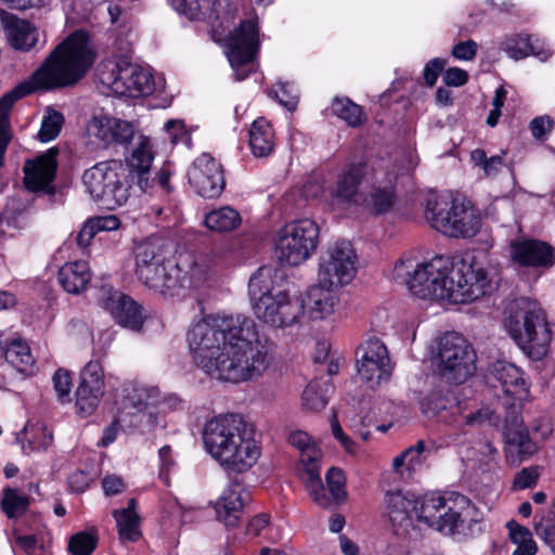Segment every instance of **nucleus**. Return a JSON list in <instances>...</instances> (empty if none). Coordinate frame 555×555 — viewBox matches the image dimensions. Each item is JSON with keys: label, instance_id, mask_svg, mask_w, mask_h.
Here are the masks:
<instances>
[{"label": "nucleus", "instance_id": "obj_60", "mask_svg": "<svg viewBox=\"0 0 555 555\" xmlns=\"http://www.w3.org/2000/svg\"><path fill=\"white\" fill-rule=\"evenodd\" d=\"M115 127V144H127L134 135V127L131 122L117 119Z\"/></svg>", "mask_w": 555, "mask_h": 555}, {"label": "nucleus", "instance_id": "obj_48", "mask_svg": "<svg viewBox=\"0 0 555 555\" xmlns=\"http://www.w3.org/2000/svg\"><path fill=\"white\" fill-rule=\"evenodd\" d=\"M169 177L170 176H132V179L137 178L135 183L142 192L153 195L170 192Z\"/></svg>", "mask_w": 555, "mask_h": 555}, {"label": "nucleus", "instance_id": "obj_2", "mask_svg": "<svg viewBox=\"0 0 555 555\" xmlns=\"http://www.w3.org/2000/svg\"><path fill=\"white\" fill-rule=\"evenodd\" d=\"M395 279L406 284L420 298L468 304L493 291V276L488 266L475 256L453 261L448 256H436L415 266L412 260H399Z\"/></svg>", "mask_w": 555, "mask_h": 555}, {"label": "nucleus", "instance_id": "obj_28", "mask_svg": "<svg viewBox=\"0 0 555 555\" xmlns=\"http://www.w3.org/2000/svg\"><path fill=\"white\" fill-rule=\"evenodd\" d=\"M91 280L89 264L86 261L65 263L59 271V282L70 294H79L87 288Z\"/></svg>", "mask_w": 555, "mask_h": 555}, {"label": "nucleus", "instance_id": "obj_21", "mask_svg": "<svg viewBox=\"0 0 555 555\" xmlns=\"http://www.w3.org/2000/svg\"><path fill=\"white\" fill-rule=\"evenodd\" d=\"M509 256L515 264L533 269L548 268L555 261L553 247L546 242L534 238L512 240Z\"/></svg>", "mask_w": 555, "mask_h": 555}, {"label": "nucleus", "instance_id": "obj_51", "mask_svg": "<svg viewBox=\"0 0 555 555\" xmlns=\"http://www.w3.org/2000/svg\"><path fill=\"white\" fill-rule=\"evenodd\" d=\"M98 539L87 532L74 534L68 542V550L73 555H90L96 547Z\"/></svg>", "mask_w": 555, "mask_h": 555}, {"label": "nucleus", "instance_id": "obj_40", "mask_svg": "<svg viewBox=\"0 0 555 555\" xmlns=\"http://www.w3.org/2000/svg\"><path fill=\"white\" fill-rule=\"evenodd\" d=\"M189 183L204 198L219 197L225 185L223 176H190Z\"/></svg>", "mask_w": 555, "mask_h": 555}, {"label": "nucleus", "instance_id": "obj_53", "mask_svg": "<svg viewBox=\"0 0 555 555\" xmlns=\"http://www.w3.org/2000/svg\"><path fill=\"white\" fill-rule=\"evenodd\" d=\"M55 176H24V186L33 193L53 194L55 185L53 179Z\"/></svg>", "mask_w": 555, "mask_h": 555}, {"label": "nucleus", "instance_id": "obj_3", "mask_svg": "<svg viewBox=\"0 0 555 555\" xmlns=\"http://www.w3.org/2000/svg\"><path fill=\"white\" fill-rule=\"evenodd\" d=\"M95 60L89 36L77 30L57 44L42 65L33 74L30 82L25 81L0 99V168L12 140L9 113L14 103L36 90H54L76 85L89 70Z\"/></svg>", "mask_w": 555, "mask_h": 555}, {"label": "nucleus", "instance_id": "obj_30", "mask_svg": "<svg viewBox=\"0 0 555 555\" xmlns=\"http://www.w3.org/2000/svg\"><path fill=\"white\" fill-rule=\"evenodd\" d=\"M20 435L24 436L22 450L25 454L46 452L53 443L52 431L41 423H27Z\"/></svg>", "mask_w": 555, "mask_h": 555}, {"label": "nucleus", "instance_id": "obj_46", "mask_svg": "<svg viewBox=\"0 0 555 555\" xmlns=\"http://www.w3.org/2000/svg\"><path fill=\"white\" fill-rule=\"evenodd\" d=\"M154 155L151 151L147 140H142L140 145L133 150L131 156L127 159L128 166L137 170V173H147Z\"/></svg>", "mask_w": 555, "mask_h": 555}, {"label": "nucleus", "instance_id": "obj_5", "mask_svg": "<svg viewBox=\"0 0 555 555\" xmlns=\"http://www.w3.org/2000/svg\"><path fill=\"white\" fill-rule=\"evenodd\" d=\"M426 222L453 238H473L481 229V215L473 201L457 191L429 190L422 203Z\"/></svg>", "mask_w": 555, "mask_h": 555}, {"label": "nucleus", "instance_id": "obj_34", "mask_svg": "<svg viewBox=\"0 0 555 555\" xmlns=\"http://www.w3.org/2000/svg\"><path fill=\"white\" fill-rule=\"evenodd\" d=\"M237 13V7L231 0H209L208 8L203 12V18H208L212 26L225 28L230 26Z\"/></svg>", "mask_w": 555, "mask_h": 555}, {"label": "nucleus", "instance_id": "obj_11", "mask_svg": "<svg viewBox=\"0 0 555 555\" xmlns=\"http://www.w3.org/2000/svg\"><path fill=\"white\" fill-rule=\"evenodd\" d=\"M99 81L117 95L137 98L154 91L152 75L139 65L121 61L103 65Z\"/></svg>", "mask_w": 555, "mask_h": 555}, {"label": "nucleus", "instance_id": "obj_8", "mask_svg": "<svg viewBox=\"0 0 555 555\" xmlns=\"http://www.w3.org/2000/svg\"><path fill=\"white\" fill-rule=\"evenodd\" d=\"M511 337L533 360H541L548 351L552 333L540 305L529 298L515 300L506 320Z\"/></svg>", "mask_w": 555, "mask_h": 555}, {"label": "nucleus", "instance_id": "obj_52", "mask_svg": "<svg viewBox=\"0 0 555 555\" xmlns=\"http://www.w3.org/2000/svg\"><path fill=\"white\" fill-rule=\"evenodd\" d=\"M326 482L328 490L335 501L340 503L346 498L345 482L346 478L340 468L332 467L326 473Z\"/></svg>", "mask_w": 555, "mask_h": 555}, {"label": "nucleus", "instance_id": "obj_25", "mask_svg": "<svg viewBox=\"0 0 555 555\" xmlns=\"http://www.w3.org/2000/svg\"><path fill=\"white\" fill-rule=\"evenodd\" d=\"M386 505L389 520L395 528L403 531L414 528L416 505H418V500L414 495L403 494L400 491L388 493Z\"/></svg>", "mask_w": 555, "mask_h": 555}, {"label": "nucleus", "instance_id": "obj_26", "mask_svg": "<svg viewBox=\"0 0 555 555\" xmlns=\"http://www.w3.org/2000/svg\"><path fill=\"white\" fill-rule=\"evenodd\" d=\"M0 358H4L9 365L23 375L35 372V359L29 346L22 339L8 341L0 335Z\"/></svg>", "mask_w": 555, "mask_h": 555}, {"label": "nucleus", "instance_id": "obj_59", "mask_svg": "<svg viewBox=\"0 0 555 555\" xmlns=\"http://www.w3.org/2000/svg\"><path fill=\"white\" fill-rule=\"evenodd\" d=\"M194 169L202 173L222 172L221 165L208 153H203L193 163Z\"/></svg>", "mask_w": 555, "mask_h": 555}, {"label": "nucleus", "instance_id": "obj_23", "mask_svg": "<svg viewBox=\"0 0 555 555\" xmlns=\"http://www.w3.org/2000/svg\"><path fill=\"white\" fill-rule=\"evenodd\" d=\"M249 492L238 482L231 483L216 503L218 519L225 527L237 526L243 506L249 501Z\"/></svg>", "mask_w": 555, "mask_h": 555}, {"label": "nucleus", "instance_id": "obj_6", "mask_svg": "<svg viewBox=\"0 0 555 555\" xmlns=\"http://www.w3.org/2000/svg\"><path fill=\"white\" fill-rule=\"evenodd\" d=\"M135 275L149 288L165 298L183 296L196 286L178 263L166 258L165 244L159 238H149L134 248Z\"/></svg>", "mask_w": 555, "mask_h": 555}, {"label": "nucleus", "instance_id": "obj_18", "mask_svg": "<svg viewBox=\"0 0 555 555\" xmlns=\"http://www.w3.org/2000/svg\"><path fill=\"white\" fill-rule=\"evenodd\" d=\"M99 300L120 326L134 332H140L143 327L142 307L128 295L104 285L100 289Z\"/></svg>", "mask_w": 555, "mask_h": 555}, {"label": "nucleus", "instance_id": "obj_63", "mask_svg": "<svg viewBox=\"0 0 555 555\" xmlns=\"http://www.w3.org/2000/svg\"><path fill=\"white\" fill-rule=\"evenodd\" d=\"M467 80V72L459 67H451L443 74V81L447 86L461 87L464 86Z\"/></svg>", "mask_w": 555, "mask_h": 555}, {"label": "nucleus", "instance_id": "obj_1", "mask_svg": "<svg viewBox=\"0 0 555 555\" xmlns=\"http://www.w3.org/2000/svg\"><path fill=\"white\" fill-rule=\"evenodd\" d=\"M194 362L212 378L242 383L262 375L273 357L254 320L245 315H208L188 332Z\"/></svg>", "mask_w": 555, "mask_h": 555}, {"label": "nucleus", "instance_id": "obj_58", "mask_svg": "<svg viewBox=\"0 0 555 555\" xmlns=\"http://www.w3.org/2000/svg\"><path fill=\"white\" fill-rule=\"evenodd\" d=\"M101 485L106 496L120 494L126 489L124 479L116 474L105 475L101 481Z\"/></svg>", "mask_w": 555, "mask_h": 555}, {"label": "nucleus", "instance_id": "obj_61", "mask_svg": "<svg viewBox=\"0 0 555 555\" xmlns=\"http://www.w3.org/2000/svg\"><path fill=\"white\" fill-rule=\"evenodd\" d=\"M88 220L96 233L100 231H114L120 225L119 219L114 215L93 217Z\"/></svg>", "mask_w": 555, "mask_h": 555}, {"label": "nucleus", "instance_id": "obj_45", "mask_svg": "<svg viewBox=\"0 0 555 555\" xmlns=\"http://www.w3.org/2000/svg\"><path fill=\"white\" fill-rule=\"evenodd\" d=\"M330 386L324 383L321 386L318 382L308 384L302 393V402L306 409L319 411L327 404V391Z\"/></svg>", "mask_w": 555, "mask_h": 555}, {"label": "nucleus", "instance_id": "obj_50", "mask_svg": "<svg viewBox=\"0 0 555 555\" xmlns=\"http://www.w3.org/2000/svg\"><path fill=\"white\" fill-rule=\"evenodd\" d=\"M63 122V115L52 109L42 120L41 128L38 132V139L41 142L53 140L60 133Z\"/></svg>", "mask_w": 555, "mask_h": 555}, {"label": "nucleus", "instance_id": "obj_62", "mask_svg": "<svg viewBox=\"0 0 555 555\" xmlns=\"http://www.w3.org/2000/svg\"><path fill=\"white\" fill-rule=\"evenodd\" d=\"M476 53L477 43L472 39L459 42L452 49V55L459 60L470 61L476 56Z\"/></svg>", "mask_w": 555, "mask_h": 555}, {"label": "nucleus", "instance_id": "obj_47", "mask_svg": "<svg viewBox=\"0 0 555 555\" xmlns=\"http://www.w3.org/2000/svg\"><path fill=\"white\" fill-rule=\"evenodd\" d=\"M332 109L335 115L347 121L350 126L356 127L362 122L361 107L349 99L335 100L332 104Z\"/></svg>", "mask_w": 555, "mask_h": 555}, {"label": "nucleus", "instance_id": "obj_19", "mask_svg": "<svg viewBox=\"0 0 555 555\" xmlns=\"http://www.w3.org/2000/svg\"><path fill=\"white\" fill-rule=\"evenodd\" d=\"M86 191L103 209L113 210L125 204L129 197V181L119 176H83Z\"/></svg>", "mask_w": 555, "mask_h": 555}, {"label": "nucleus", "instance_id": "obj_39", "mask_svg": "<svg viewBox=\"0 0 555 555\" xmlns=\"http://www.w3.org/2000/svg\"><path fill=\"white\" fill-rule=\"evenodd\" d=\"M59 155V149L52 147L39 154L34 159H27L23 168V173H56L57 167L62 162L57 158Z\"/></svg>", "mask_w": 555, "mask_h": 555}, {"label": "nucleus", "instance_id": "obj_57", "mask_svg": "<svg viewBox=\"0 0 555 555\" xmlns=\"http://www.w3.org/2000/svg\"><path fill=\"white\" fill-rule=\"evenodd\" d=\"M165 131L168 134V138L172 144H177L179 142L189 143V141L191 140L190 135L184 129L182 120H168L165 124Z\"/></svg>", "mask_w": 555, "mask_h": 555}, {"label": "nucleus", "instance_id": "obj_29", "mask_svg": "<svg viewBox=\"0 0 555 555\" xmlns=\"http://www.w3.org/2000/svg\"><path fill=\"white\" fill-rule=\"evenodd\" d=\"M369 176H338L335 185L331 189L333 203L338 205H354L358 207V198L363 189V181Z\"/></svg>", "mask_w": 555, "mask_h": 555}, {"label": "nucleus", "instance_id": "obj_32", "mask_svg": "<svg viewBox=\"0 0 555 555\" xmlns=\"http://www.w3.org/2000/svg\"><path fill=\"white\" fill-rule=\"evenodd\" d=\"M118 422L125 427L150 431L159 423V415L155 404L142 410H133L118 413Z\"/></svg>", "mask_w": 555, "mask_h": 555}, {"label": "nucleus", "instance_id": "obj_31", "mask_svg": "<svg viewBox=\"0 0 555 555\" xmlns=\"http://www.w3.org/2000/svg\"><path fill=\"white\" fill-rule=\"evenodd\" d=\"M249 145L256 157L268 156L273 151V130L264 118L260 117L251 124Z\"/></svg>", "mask_w": 555, "mask_h": 555}, {"label": "nucleus", "instance_id": "obj_4", "mask_svg": "<svg viewBox=\"0 0 555 555\" xmlns=\"http://www.w3.org/2000/svg\"><path fill=\"white\" fill-rule=\"evenodd\" d=\"M206 452L227 472L244 473L260 456L253 427L238 414H223L205 423Z\"/></svg>", "mask_w": 555, "mask_h": 555}, {"label": "nucleus", "instance_id": "obj_41", "mask_svg": "<svg viewBox=\"0 0 555 555\" xmlns=\"http://www.w3.org/2000/svg\"><path fill=\"white\" fill-rule=\"evenodd\" d=\"M118 118L109 117L106 115L94 116L87 126V131L90 135L95 137L104 146L115 143V125Z\"/></svg>", "mask_w": 555, "mask_h": 555}, {"label": "nucleus", "instance_id": "obj_55", "mask_svg": "<svg viewBox=\"0 0 555 555\" xmlns=\"http://www.w3.org/2000/svg\"><path fill=\"white\" fill-rule=\"evenodd\" d=\"M540 476L539 467H526L516 474L513 486L517 490H522L535 486Z\"/></svg>", "mask_w": 555, "mask_h": 555}, {"label": "nucleus", "instance_id": "obj_64", "mask_svg": "<svg viewBox=\"0 0 555 555\" xmlns=\"http://www.w3.org/2000/svg\"><path fill=\"white\" fill-rule=\"evenodd\" d=\"M553 128V120L548 116L535 117L530 122V130L535 139H542Z\"/></svg>", "mask_w": 555, "mask_h": 555}, {"label": "nucleus", "instance_id": "obj_14", "mask_svg": "<svg viewBox=\"0 0 555 555\" xmlns=\"http://www.w3.org/2000/svg\"><path fill=\"white\" fill-rule=\"evenodd\" d=\"M259 48L258 26L255 21L241 22L240 26L229 34L228 59L235 70L237 80L245 79Z\"/></svg>", "mask_w": 555, "mask_h": 555}, {"label": "nucleus", "instance_id": "obj_35", "mask_svg": "<svg viewBox=\"0 0 555 555\" xmlns=\"http://www.w3.org/2000/svg\"><path fill=\"white\" fill-rule=\"evenodd\" d=\"M501 49L514 60L525 59L529 54L540 56L542 60H545L548 56L543 49H537L530 42L529 37H522L520 35L507 37L503 42H501Z\"/></svg>", "mask_w": 555, "mask_h": 555}, {"label": "nucleus", "instance_id": "obj_16", "mask_svg": "<svg viewBox=\"0 0 555 555\" xmlns=\"http://www.w3.org/2000/svg\"><path fill=\"white\" fill-rule=\"evenodd\" d=\"M485 377L489 386L494 388L500 386L506 396L513 398L509 403L512 423L517 424L520 402L527 396L522 371L512 362L498 360L488 366Z\"/></svg>", "mask_w": 555, "mask_h": 555}, {"label": "nucleus", "instance_id": "obj_56", "mask_svg": "<svg viewBox=\"0 0 555 555\" xmlns=\"http://www.w3.org/2000/svg\"><path fill=\"white\" fill-rule=\"evenodd\" d=\"M425 443L423 440L416 442L415 446H412L404 450V456L406 457V469L409 472L416 470L424 462L425 456Z\"/></svg>", "mask_w": 555, "mask_h": 555}, {"label": "nucleus", "instance_id": "obj_22", "mask_svg": "<svg viewBox=\"0 0 555 555\" xmlns=\"http://www.w3.org/2000/svg\"><path fill=\"white\" fill-rule=\"evenodd\" d=\"M470 509L472 506L466 496L450 493L438 509L437 519L434 520L431 528L446 535L459 533Z\"/></svg>", "mask_w": 555, "mask_h": 555}, {"label": "nucleus", "instance_id": "obj_43", "mask_svg": "<svg viewBox=\"0 0 555 555\" xmlns=\"http://www.w3.org/2000/svg\"><path fill=\"white\" fill-rule=\"evenodd\" d=\"M447 495H440L438 493L425 494L418 500L416 505V521L424 522L428 527H431L434 520L437 519L438 509L441 507Z\"/></svg>", "mask_w": 555, "mask_h": 555}, {"label": "nucleus", "instance_id": "obj_12", "mask_svg": "<svg viewBox=\"0 0 555 555\" xmlns=\"http://www.w3.org/2000/svg\"><path fill=\"white\" fill-rule=\"evenodd\" d=\"M357 254L351 243L338 241L320 258L319 281L328 286L349 284L356 275Z\"/></svg>", "mask_w": 555, "mask_h": 555}, {"label": "nucleus", "instance_id": "obj_27", "mask_svg": "<svg viewBox=\"0 0 555 555\" xmlns=\"http://www.w3.org/2000/svg\"><path fill=\"white\" fill-rule=\"evenodd\" d=\"M4 29L10 44L22 51H29L38 41V31L28 21L9 15Z\"/></svg>", "mask_w": 555, "mask_h": 555}, {"label": "nucleus", "instance_id": "obj_7", "mask_svg": "<svg viewBox=\"0 0 555 555\" xmlns=\"http://www.w3.org/2000/svg\"><path fill=\"white\" fill-rule=\"evenodd\" d=\"M248 295L257 319L273 328L293 326L304 315V301L292 299L286 292L275 289L270 269L259 268L250 276Z\"/></svg>", "mask_w": 555, "mask_h": 555}, {"label": "nucleus", "instance_id": "obj_9", "mask_svg": "<svg viewBox=\"0 0 555 555\" xmlns=\"http://www.w3.org/2000/svg\"><path fill=\"white\" fill-rule=\"evenodd\" d=\"M319 244V227L308 218L281 228L275 237V256L282 266H298L309 259Z\"/></svg>", "mask_w": 555, "mask_h": 555}, {"label": "nucleus", "instance_id": "obj_44", "mask_svg": "<svg viewBox=\"0 0 555 555\" xmlns=\"http://www.w3.org/2000/svg\"><path fill=\"white\" fill-rule=\"evenodd\" d=\"M29 500L25 494H21L17 490L5 488L1 501V508L9 518H15L26 513Z\"/></svg>", "mask_w": 555, "mask_h": 555}, {"label": "nucleus", "instance_id": "obj_49", "mask_svg": "<svg viewBox=\"0 0 555 555\" xmlns=\"http://www.w3.org/2000/svg\"><path fill=\"white\" fill-rule=\"evenodd\" d=\"M170 5L189 20H202L205 8H208L209 0H167Z\"/></svg>", "mask_w": 555, "mask_h": 555}, {"label": "nucleus", "instance_id": "obj_20", "mask_svg": "<svg viewBox=\"0 0 555 555\" xmlns=\"http://www.w3.org/2000/svg\"><path fill=\"white\" fill-rule=\"evenodd\" d=\"M104 374L99 361H89L80 374L76 391V408L80 415L89 416L98 408L104 395Z\"/></svg>", "mask_w": 555, "mask_h": 555}, {"label": "nucleus", "instance_id": "obj_36", "mask_svg": "<svg viewBox=\"0 0 555 555\" xmlns=\"http://www.w3.org/2000/svg\"><path fill=\"white\" fill-rule=\"evenodd\" d=\"M117 527L118 539L121 544L138 542L142 537L139 515H129L124 512L112 513Z\"/></svg>", "mask_w": 555, "mask_h": 555}, {"label": "nucleus", "instance_id": "obj_10", "mask_svg": "<svg viewBox=\"0 0 555 555\" xmlns=\"http://www.w3.org/2000/svg\"><path fill=\"white\" fill-rule=\"evenodd\" d=\"M476 359L473 346L462 335L451 332L440 338L437 370L447 382H466L476 371Z\"/></svg>", "mask_w": 555, "mask_h": 555}, {"label": "nucleus", "instance_id": "obj_38", "mask_svg": "<svg viewBox=\"0 0 555 555\" xmlns=\"http://www.w3.org/2000/svg\"><path fill=\"white\" fill-rule=\"evenodd\" d=\"M28 207V199L20 196L10 197L3 208V212L0 217V223L5 221L8 225L15 229L24 228L26 224Z\"/></svg>", "mask_w": 555, "mask_h": 555}, {"label": "nucleus", "instance_id": "obj_17", "mask_svg": "<svg viewBox=\"0 0 555 555\" xmlns=\"http://www.w3.org/2000/svg\"><path fill=\"white\" fill-rule=\"evenodd\" d=\"M361 357L357 362L360 377L370 386L376 387L387 380L392 366L386 346L378 339L365 341L359 349Z\"/></svg>", "mask_w": 555, "mask_h": 555}, {"label": "nucleus", "instance_id": "obj_15", "mask_svg": "<svg viewBox=\"0 0 555 555\" xmlns=\"http://www.w3.org/2000/svg\"><path fill=\"white\" fill-rule=\"evenodd\" d=\"M358 207L371 216H384L393 210L398 202L397 181L390 176H369L362 184Z\"/></svg>", "mask_w": 555, "mask_h": 555}, {"label": "nucleus", "instance_id": "obj_13", "mask_svg": "<svg viewBox=\"0 0 555 555\" xmlns=\"http://www.w3.org/2000/svg\"><path fill=\"white\" fill-rule=\"evenodd\" d=\"M288 441L301 451L300 463L302 467L299 470V476L309 495L320 506H328L330 500L320 477V451L311 444L309 435L301 430L293 431Z\"/></svg>", "mask_w": 555, "mask_h": 555}, {"label": "nucleus", "instance_id": "obj_33", "mask_svg": "<svg viewBox=\"0 0 555 555\" xmlns=\"http://www.w3.org/2000/svg\"><path fill=\"white\" fill-rule=\"evenodd\" d=\"M242 222L237 210L230 206L214 209L205 217V225L215 232H230L235 230Z\"/></svg>", "mask_w": 555, "mask_h": 555}, {"label": "nucleus", "instance_id": "obj_37", "mask_svg": "<svg viewBox=\"0 0 555 555\" xmlns=\"http://www.w3.org/2000/svg\"><path fill=\"white\" fill-rule=\"evenodd\" d=\"M157 401V392L155 389L146 387H132L127 390L122 398L119 412L146 409L155 404Z\"/></svg>", "mask_w": 555, "mask_h": 555}, {"label": "nucleus", "instance_id": "obj_42", "mask_svg": "<svg viewBox=\"0 0 555 555\" xmlns=\"http://www.w3.org/2000/svg\"><path fill=\"white\" fill-rule=\"evenodd\" d=\"M535 534L555 551V505L535 515Z\"/></svg>", "mask_w": 555, "mask_h": 555}, {"label": "nucleus", "instance_id": "obj_24", "mask_svg": "<svg viewBox=\"0 0 555 555\" xmlns=\"http://www.w3.org/2000/svg\"><path fill=\"white\" fill-rule=\"evenodd\" d=\"M336 286H328L319 281L307 292V312L311 320H326L337 310L339 297Z\"/></svg>", "mask_w": 555, "mask_h": 555}, {"label": "nucleus", "instance_id": "obj_54", "mask_svg": "<svg viewBox=\"0 0 555 555\" xmlns=\"http://www.w3.org/2000/svg\"><path fill=\"white\" fill-rule=\"evenodd\" d=\"M54 390L62 402H68L72 391V377L68 371L57 370L53 375Z\"/></svg>", "mask_w": 555, "mask_h": 555}]
</instances>
